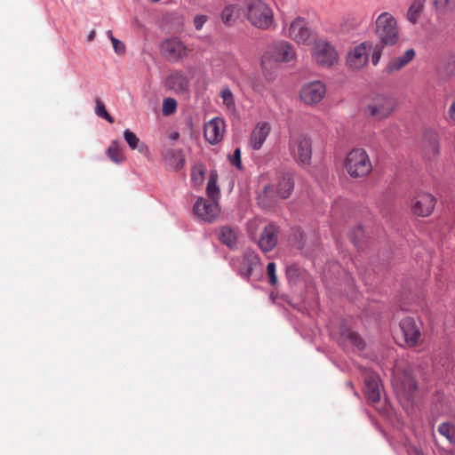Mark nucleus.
I'll use <instances>...</instances> for the list:
<instances>
[{
	"mask_svg": "<svg viewBox=\"0 0 455 455\" xmlns=\"http://www.w3.org/2000/svg\"><path fill=\"white\" fill-rule=\"evenodd\" d=\"M295 59L293 47L286 42H278L269 45L261 58V68L264 77L272 81L275 71L282 62H289Z\"/></svg>",
	"mask_w": 455,
	"mask_h": 455,
	"instance_id": "1",
	"label": "nucleus"
},
{
	"mask_svg": "<svg viewBox=\"0 0 455 455\" xmlns=\"http://www.w3.org/2000/svg\"><path fill=\"white\" fill-rule=\"evenodd\" d=\"M294 181L291 173H280L276 185L269 184L258 196L259 204L263 208L272 207L277 198H288L293 190Z\"/></svg>",
	"mask_w": 455,
	"mask_h": 455,
	"instance_id": "2",
	"label": "nucleus"
},
{
	"mask_svg": "<svg viewBox=\"0 0 455 455\" xmlns=\"http://www.w3.org/2000/svg\"><path fill=\"white\" fill-rule=\"evenodd\" d=\"M395 98L386 94H378L370 99L362 108L363 116L377 121L389 117L396 109Z\"/></svg>",
	"mask_w": 455,
	"mask_h": 455,
	"instance_id": "3",
	"label": "nucleus"
},
{
	"mask_svg": "<svg viewBox=\"0 0 455 455\" xmlns=\"http://www.w3.org/2000/svg\"><path fill=\"white\" fill-rule=\"evenodd\" d=\"M344 167L353 179L367 177L373 168L368 153L361 148H353L347 153L344 161Z\"/></svg>",
	"mask_w": 455,
	"mask_h": 455,
	"instance_id": "4",
	"label": "nucleus"
},
{
	"mask_svg": "<svg viewBox=\"0 0 455 455\" xmlns=\"http://www.w3.org/2000/svg\"><path fill=\"white\" fill-rule=\"evenodd\" d=\"M245 16L254 27L267 29L274 22L272 9L261 0H251L248 3Z\"/></svg>",
	"mask_w": 455,
	"mask_h": 455,
	"instance_id": "5",
	"label": "nucleus"
},
{
	"mask_svg": "<svg viewBox=\"0 0 455 455\" xmlns=\"http://www.w3.org/2000/svg\"><path fill=\"white\" fill-rule=\"evenodd\" d=\"M376 32L384 45H394L399 40V31L395 17L382 12L376 20Z\"/></svg>",
	"mask_w": 455,
	"mask_h": 455,
	"instance_id": "6",
	"label": "nucleus"
},
{
	"mask_svg": "<svg viewBox=\"0 0 455 455\" xmlns=\"http://www.w3.org/2000/svg\"><path fill=\"white\" fill-rule=\"evenodd\" d=\"M289 149L293 158L302 164H308L312 156L311 140L304 134L292 135Z\"/></svg>",
	"mask_w": 455,
	"mask_h": 455,
	"instance_id": "7",
	"label": "nucleus"
},
{
	"mask_svg": "<svg viewBox=\"0 0 455 455\" xmlns=\"http://www.w3.org/2000/svg\"><path fill=\"white\" fill-rule=\"evenodd\" d=\"M436 204L435 197L427 192H418L411 200V212L418 217H428Z\"/></svg>",
	"mask_w": 455,
	"mask_h": 455,
	"instance_id": "8",
	"label": "nucleus"
},
{
	"mask_svg": "<svg viewBox=\"0 0 455 455\" xmlns=\"http://www.w3.org/2000/svg\"><path fill=\"white\" fill-rule=\"evenodd\" d=\"M407 347H413L420 344L422 323L413 317L407 316L399 323Z\"/></svg>",
	"mask_w": 455,
	"mask_h": 455,
	"instance_id": "9",
	"label": "nucleus"
},
{
	"mask_svg": "<svg viewBox=\"0 0 455 455\" xmlns=\"http://www.w3.org/2000/svg\"><path fill=\"white\" fill-rule=\"evenodd\" d=\"M393 387L398 395L410 399L417 389V383L410 371H395L393 378Z\"/></svg>",
	"mask_w": 455,
	"mask_h": 455,
	"instance_id": "10",
	"label": "nucleus"
},
{
	"mask_svg": "<svg viewBox=\"0 0 455 455\" xmlns=\"http://www.w3.org/2000/svg\"><path fill=\"white\" fill-rule=\"evenodd\" d=\"M326 87L321 81L305 84L299 92L300 100L307 105L319 103L325 96Z\"/></svg>",
	"mask_w": 455,
	"mask_h": 455,
	"instance_id": "11",
	"label": "nucleus"
},
{
	"mask_svg": "<svg viewBox=\"0 0 455 455\" xmlns=\"http://www.w3.org/2000/svg\"><path fill=\"white\" fill-rule=\"evenodd\" d=\"M315 60L321 66L331 67L338 60V53L329 43L319 41L313 50Z\"/></svg>",
	"mask_w": 455,
	"mask_h": 455,
	"instance_id": "12",
	"label": "nucleus"
},
{
	"mask_svg": "<svg viewBox=\"0 0 455 455\" xmlns=\"http://www.w3.org/2000/svg\"><path fill=\"white\" fill-rule=\"evenodd\" d=\"M163 55L170 61H179L187 57L188 50L179 38H171L161 44Z\"/></svg>",
	"mask_w": 455,
	"mask_h": 455,
	"instance_id": "13",
	"label": "nucleus"
},
{
	"mask_svg": "<svg viewBox=\"0 0 455 455\" xmlns=\"http://www.w3.org/2000/svg\"><path fill=\"white\" fill-rule=\"evenodd\" d=\"M422 156L425 161L434 163L440 156L439 137L435 132L429 131L424 134Z\"/></svg>",
	"mask_w": 455,
	"mask_h": 455,
	"instance_id": "14",
	"label": "nucleus"
},
{
	"mask_svg": "<svg viewBox=\"0 0 455 455\" xmlns=\"http://www.w3.org/2000/svg\"><path fill=\"white\" fill-rule=\"evenodd\" d=\"M193 210L198 218L206 222L215 220L220 212V206L216 202H208L202 197L196 201Z\"/></svg>",
	"mask_w": 455,
	"mask_h": 455,
	"instance_id": "15",
	"label": "nucleus"
},
{
	"mask_svg": "<svg viewBox=\"0 0 455 455\" xmlns=\"http://www.w3.org/2000/svg\"><path fill=\"white\" fill-rule=\"evenodd\" d=\"M289 36L298 44H306L309 43L311 31L305 19L297 18L291 23Z\"/></svg>",
	"mask_w": 455,
	"mask_h": 455,
	"instance_id": "16",
	"label": "nucleus"
},
{
	"mask_svg": "<svg viewBox=\"0 0 455 455\" xmlns=\"http://www.w3.org/2000/svg\"><path fill=\"white\" fill-rule=\"evenodd\" d=\"M225 123L222 119L215 117L205 124L204 125V137L211 144H217L220 142L224 134Z\"/></svg>",
	"mask_w": 455,
	"mask_h": 455,
	"instance_id": "17",
	"label": "nucleus"
},
{
	"mask_svg": "<svg viewBox=\"0 0 455 455\" xmlns=\"http://www.w3.org/2000/svg\"><path fill=\"white\" fill-rule=\"evenodd\" d=\"M364 391L369 401L378 403L380 400V384L379 376L367 371L364 372Z\"/></svg>",
	"mask_w": 455,
	"mask_h": 455,
	"instance_id": "18",
	"label": "nucleus"
},
{
	"mask_svg": "<svg viewBox=\"0 0 455 455\" xmlns=\"http://www.w3.org/2000/svg\"><path fill=\"white\" fill-rule=\"evenodd\" d=\"M368 60L366 44L363 43L348 52L347 64L352 69L362 68Z\"/></svg>",
	"mask_w": 455,
	"mask_h": 455,
	"instance_id": "19",
	"label": "nucleus"
},
{
	"mask_svg": "<svg viewBox=\"0 0 455 455\" xmlns=\"http://www.w3.org/2000/svg\"><path fill=\"white\" fill-rule=\"evenodd\" d=\"M277 234L278 228L273 223H269L264 228L258 242L259 246L264 252L271 251L275 247L277 243Z\"/></svg>",
	"mask_w": 455,
	"mask_h": 455,
	"instance_id": "20",
	"label": "nucleus"
},
{
	"mask_svg": "<svg viewBox=\"0 0 455 455\" xmlns=\"http://www.w3.org/2000/svg\"><path fill=\"white\" fill-rule=\"evenodd\" d=\"M271 131L270 124L267 122H259L251 131L250 147L253 150H259L263 146Z\"/></svg>",
	"mask_w": 455,
	"mask_h": 455,
	"instance_id": "21",
	"label": "nucleus"
},
{
	"mask_svg": "<svg viewBox=\"0 0 455 455\" xmlns=\"http://www.w3.org/2000/svg\"><path fill=\"white\" fill-rule=\"evenodd\" d=\"M164 85L168 90L183 92L188 87V80L181 71H175L167 76Z\"/></svg>",
	"mask_w": 455,
	"mask_h": 455,
	"instance_id": "22",
	"label": "nucleus"
},
{
	"mask_svg": "<svg viewBox=\"0 0 455 455\" xmlns=\"http://www.w3.org/2000/svg\"><path fill=\"white\" fill-rule=\"evenodd\" d=\"M165 162L174 170L181 169L185 164V158L180 149L167 148L163 151Z\"/></svg>",
	"mask_w": 455,
	"mask_h": 455,
	"instance_id": "23",
	"label": "nucleus"
},
{
	"mask_svg": "<svg viewBox=\"0 0 455 455\" xmlns=\"http://www.w3.org/2000/svg\"><path fill=\"white\" fill-rule=\"evenodd\" d=\"M426 2L427 0H412L406 13V19L410 23L414 25L419 21L424 12Z\"/></svg>",
	"mask_w": 455,
	"mask_h": 455,
	"instance_id": "24",
	"label": "nucleus"
},
{
	"mask_svg": "<svg viewBox=\"0 0 455 455\" xmlns=\"http://www.w3.org/2000/svg\"><path fill=\"white\" fill-rule=\"evenodd\" d=\"M415 56V52L413 49H408L403 56L395 58L392 60L387 66V69L389 72L397 71L405 67L409 62H411Z\"/></svg>",
	"mask_w": 455,
	"mask_h": 455,
	"instance_id": "25",
	"label": "nucleus"
},
{
	"mask_svg": "<svg viewBox=\"0 0 455 455\" xmlns=\"http://www.w3.org/2000/svg\"><path fill=\"white\" fill-rule=\"evenodd\" d=\"M219 239L223 244L234 248L236 245L237 232L232 228L222 227L219 231Z\"/></svg>",
	"mask_w": 455,
	"mask_h": 455,
	"instance_id": "26",
	"label": "nucleus"
},
{
	"mask_svg": "<svg viewBox=\"0 0 455 455\" xmlns=\"http://www.w3.org/2000/svg\"><path fill=\"white\" fill-rule=\"evenodd\" d=\"M340 335L343 342H347L355 346L358 350L363 349L365 345L364 341L356 332L348 329H342Z\"/></svg>",
	"mask_w": 455,
	"mask_h": 455,
	"instance_id": "27",
	"label": "nucleus"
},
{
	"mask_svg": "<svg viewBox=\"0 0 455 455\" xmlns=\"http://www.w3.org/2000/svg\"><path fill=\"white\" fill-rule=\"evenodd\" d=\"M259 263V259L257 255L254 254H246L243 259L242 266L240 268L241 275L249 278L251 275L253 267Z\"/></svg>",
	"mask_w": 455,
	"mask_h": 455,
	"instance_id": "28",
	"label": "nucleus"
},
{
	"mask_svg": "<svg viewBox=\"0 0 455 455\" xmlns=\"http://www.w3.org/2000/svg\"><path fill=\"white\" fill-rule=\"evenodd\" d=\"M107 154L112 162L120 164L124 161L125 156L123 148L118 140H113L108 148Z\"/></svg>",
	"mask_w": 455,
	"mask_h": 455,
	"instance_id": "29",
	"label": "nucleus"
},
{
	"mask_svg": "<svg viewBox=\"0 0 455 455\" xmlns=\"http://www.w3.org/2000/svg\"><path fill=\"white\" fill-rule=\"evenodd\" d=\"M124 138L131 149H138L140 153L148 151V147L144 143H140V139L132 131L125 130L124 132Z\"/></svg>",
	"mask_w": 455,
	"mask_h": 455,
	"instance_id": "30",
	"label": "nucleus"
},
{
	"mask_svg": "<svg viewBox=\"0 0 455 455\" xmlns=\"http://www.w3.org/2000/svg\"><path fill=\"white\" fill-rule=\"evenodd\" d=\"M433 5L439 14H447L455 11V0H433Z\"/></svg>",
	"mask_w": 455,
	"mask_h": 455,
	"instance_id": "31",
	"label": "nucleus"
},
{
	"mask_svg": "<svg viewBox=\"0 0 455 455\" xmlns=\"http://www.w3.org/2000/svg\"><path fill=\"white\" fill-rule=\"evenodd\" d=\"M438 432L444 436L450 443H455V427L449 423L443 422L438 427Z\"/></svg>",
	"mask_w": 455,
	"mask_h": 455,
	"instance_id": "32",
	"label": "nucleus"
},
{
	"mask_svg": "<svg viewBox=\"0 0 455 455\" xmlns=\"http://www.w3.org/2000/svg\"><path fill=\"white\" fill-rule=\"evenodd\" d=\"M220 97L227 111L230 113L235 112V98L232 92L228 88H225L220 92Z\"/></svg>",
	"mask_w": 455,
	"mask_h": 455,
	"instance_id": "33",
	"label": "nucleus"
},
{
	"mask_svg": "<svg viewBox=\"0 0 455 455\" xmlns=\"http://www.w3.org/2000/svg\"><path fill=\"white\" fill-rule=\"evenodd\" d=\"M301 269L296 264H291L286 267V277L290 283L295 284L301 275Z\"/></svg>",
	"mask_w": 455,
	"mask_h": 455,
	"instance_id": "34",
	"label": "nucleus"
},
{
	"mask_svg": "<svg viewBox=\"0 0 455 455\" xmlns=\"http://www.w3.org/2000/svg\"><path fill=\"white\" fill-rule=\"evenodd\" d=\"M95 113L98 116L104 118L108 123L113 124L114 118L108 114V112L106 109V107L102 100L100 98L95 99Z\"/></svg>",
	"mask_w": 455,
	"mask_h": 455,
	"instance_id": "35",
	"label": "nucleus"
},
{
	"mask_svg": "<svg viewBox=\"0 0 455 455\" xmlns=\"http://www.w3.org/2000/svg\"><path fill=\"white\" fill-rule=\"evenodd\" d=\"M177 101L172 98H167L163 103V114L164 116H170L176 111Z\"/></svg>",
	"mask_w": 455,
	"mask_h": 455,
	"instance_id": "36",
	"label": "nucleus"
},
{
	"mask_svg": "<svg viewBox=\"0 0 455 455\" xmlns=\"http://www.w3.org/2000/svg\"><path fill=\"white\" fill-rule=\"evenodd\" d=\"M234 10L235 6L233 5L227 6L223 9L221 12V20L225 24H230L234 20Z\"/></svg>",
	"mask_w": 455,
	"mask_h": 455,
	"instance_id": "37",
	"label": "nucleus"
},
{
	"mask_svg": "<svg viewBox=\"0 0 455 455\" xmlns=\"http://www.w3.org/2000/svg\"><path fill=\"white\" fill-rule=\"evenodd\" d=\"M219 188L216 184V181L213 179H211L207 183L206 192L210 198L215 199L219 195Z\"/></svg>",
	"mask_w": 455,
	"mask_h": 455,
	"instance_id": "38",
	"label": "nucleus"
},
{
	"mask_svg": "<svg viewBox=\"0 0 455 455\" xmlns=\"http://www.w3.org/2000/svg\"><path fill=\"white\" fill-rule=\"evenodd\" d=\"M364 235V231L361 226L356 227L354 230H352L349 234V237L351 241L357 245L358 243L363 239Z\"/></svg>",
	"mask_w": 455,
	"mask_h": 455,
	"instance_id": "39",
	"label": "nucleus"
},
{
	"mask_svg": "<svg viewBox=\"0 0 455 455\" xmlns=\"http://www.w3.org/2000/svg\"><path fill=\"white\" fill-rule=\"evenodd\" d=\"M267 273L269 276V282L272 285L277 283V276L275 273V264L274 262H269L267 266Z\"/></svg>",
	"mask_w": 455,
	"mask_h": 455,
	"instance_id": "40",
	"label": "nucleus"
},
{
	"mask_svg": "<svg viewBox=\"0 0 455 455\" xmlns=\"http://www.w3.org/2000/svg\"><path fill=\"white\" fill-rule=\"evenodd\" d=\"M229 161L230 163L235 166L237 169H242V161H241V149L235 148L233 156H229Z\"/></svg>",
	"mask_w": 455,
	"mask_h": 455,
	"instance_id": "41",
	"label": "nucleus"
},
{
	"mask_svg": "<svg viewBox=\"0 0 455 455\" xmlns=\"http://www.w3.org/2000/svg\"><path fill=\"white\" fill-rule=\"evenodd\" d=\"M111 43L113 44V48L115 50V52L117 54H123L124 52L125 46H124V44L123 42H121L120 40H118L116 37H111Z\"/></svg>",
	"mask_w": 455,
	"mask_h": 455,
	"instance_id": "42",
	"label": "nucleus"
},
{
	"mask_svg": "<svg viewBox=\"0 0 455 455\" xmlns=\"http://www.w3.org/2000/svg\"><path fill=\"white\" fill-rule=\"evenodd\" d=\"M208 17L206 15H196L194 18V25L196 30H201L207 21Z\"/></svg>",
	"mask_w": 455,
	"mask_h": 455,
	"instance_id": "43",
	"label": "nucleus"
},
{
	"mask_svg": "<svg viewBox=\"0 0 455 455\" xmlns=\"http://www.w3.org/2000/svg\"><path fill=\"white\" fill-rule=\"evenodd\" d=\"M448 117L450 121L455 123V98L451 101L449 109H448Z\"/></svg>",
	"mask_w": 455,
	"mask_h": 455,
	"instance_id": "44",
	"label": "nucleus"
},
{
	"mask_svg": "<svg viewBox=\"0 0 455 455\" xmlns=\"http://www.w3.org/2000/svg\"><path fill=\"white\" fill-rule=\"evenodd\" d=\"M380 58V52L379 51H375L372 54L371 61L373 65H377Z\"/></svg>",
	"mask_w": 455,
	"mask_h": 455,
	"instance_id": "45",
	"label": "nucleus"
},
{
	"mask_svg": "<svg viewBox=\"0 0 455 455\" xmlns=\"http://www.w3.org/2000/svg\"><path fill=\"white\" fill-rule=\"evenodd\" d=\"M95 30L90 31V33L87 36V41H92L95 37Z\"/></svg>",
	"mask_w": 455,
	"mask_h": 455,
	"instance_id": "46",
	"label": "nucleus"
},
{
	"mask_svg": "<svg viewBox=\"0 0 455 455\" xmlns=\"http://www.w3.org/2000/svg\"><path fill=\"white\" fill-rule=\"evenodd\" d=\"M449 66L451 70L455 69V59L454 58H451V60L449 62Z\"/></svg>",
	"mask_w": 455,
	"mask_h": 455,
	"instance_id": "47",
	"label": "nucleus"
},
{
	"mask_svg": "<svg viewBox=\"0 0 455 455\" xmlns=\"http://www.w3.org/2000/svg\"><path fill=\"white\" fill-rule=\"evenodd\" d=\"M107 34H108V36L109 37V39H110V40H111V37H115V36H113V34H112V31H111V30H108V31L107 32Z\"/></svg>",
	"mask_w": 455,
	"mask_h": 455,
	"instance_id": "48",
	"label": "nucleus"
},
{
	"mask_svg": "<svg viewBox=\"0 0 455 455\" xmlns=\"http://www.w3.org/2000/svg\"><path fill=\"white\" fill-rule=\"evenodd\" d=\"M179 136H180L179 133L175 132L174 134L172 135V139L176 140L179 138Z\"/></svg>",
	"mask_w": 455,
	"mask_h": 455,
	"instance_id": "49",
	"label": "nucleus"
},
{
	"mask_svg": "<svg viewBox=\"0 0 455 455\" xmlns=\"http://www.w3.org/2000/svg\"><path fill=\"white\" fill-rule=\"evenodd\" d=\"M150 1H151V2H153V3H157V2H159L160 0H150Z\"/></svg>",
	"mask_w": 455,
	"mask_h": 455,
	"instance_id": "50",
	"label": "nucleus"
}]
</instances>
